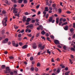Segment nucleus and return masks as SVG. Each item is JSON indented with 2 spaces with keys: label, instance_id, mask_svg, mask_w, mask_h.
Instances as JSON below:
<instances>
[{
  "label": "nucleus",
  "instance_id": "1",
  "mask_svg": "<svg viewBox=\"0 0 75 75\" xmlns=\"http://www.w3.org/2000/svg\"><path fill=\"white\" fill-rule=\"evenodd\" d=\"M7 17H6L5 18H4V20L2 21V23L4 26H6V22L7 21Z\"/></svg>",
  "mask_w": 75,
  "mask_h": 75
},
{
  "label": "nucleus",
  "instance_id": "2",
  "mask_svg": "<svg viewBox=\"0 0 75 75\" xmlns=\"http://www.w3.org/2000/svg\"><path fill=\"white\" fill-rule=\"evenodd\" d=\"M9 67H6V70H4V73L6 74L9 73L11 71V69Z\"/></svg>",
  "mask_w": 75,
  "mask_h": 75
},
{
  "label": "nucleus",
  "instance_id": "3",
  "mask_svg": "<svg viewBox=\"0 0 75 75\" xmlns=\"http://www.w3.org/2000/svg\"><path fill=\"white\" fill-rule=\"evenodd\" d=\"M38 47L40 48V49L41 50H44L45 45H44L42 46V44H39L38 45Z\"/></svg>",
  "mask_w": 75,
  "mask_h": 75
},
{
  "label": "nucleus",
  "instance_id": "4",
  "mask_svg": "<svg viewBox=\"0 0 75 75\" xmlns=\"http://www.w3.org/2000/svg\"><path fill=\"white\" fill-rule=\"evenodd\" d=\"M37 48V46L36 45V43H33V48L34 49H36Z\"/></svg>",
  "mask_w": 75,
  "mask_h": 75
},
{
  "label": "nucleus",
  "instance_id": "5",
  "mask_svg": "<svg viewBox=\"0 0 75 75\" xmlns=\"http://www.w3.org/2000/svg\"><path fill=\"white\" fill-rule=\"evenodd\" d=\"M54 43L56 45H58L59 44V42L58 40H54Z\"/></svg>",
  "mask_w": 75,
  "mask_h": 75
},
{
  "label": "nucleus",
  "instance_id": "6",
  "mask_svg": "<svg viewBox=\"0 0 75 75\" xmlns=\"http://www.w3.org/2000/svg\"><path fill=\"white\" fill-rule=\"evenodd\" d=\"M34 25L33 24L29 25L27 26V28H32L33 27Z\"/></svg>",
  "mask_w": 75,
  "mask_h": 75
},
{
  "label": "nucleus",
  "instance_id": "7",
  "mask_svg": "<svg viewBox=\"0 0 75 75\" xmlns=\"http://www.w3.org/2000/svg\"><path fill=\"white\" fill-rule=\"evenodd\" d=\"M26 18H27L26 17L24 16L23 17V18L22 19V21L24 22L26 21Z\"/></svg>",
  "mask_w": 75,
  "mask_h": 75
},
{
  "label": "nucleus",
  "instance_id": "8",
  "mask_svg": "<svg viewBox=\"0 0 75 75\" xmlns=\"http://www.w3.org/2000/svg\"><path fill=\"white\" fill-rule=\"evenodd\" d=\"M28 47V45H25L22 47V49H25L27 48Z\"/></svg>",
  "mask_w": 75,
  "mask_h": 75
},
{
  "label": "nucleus",
  "instance_id": "9",
  "mask_svg": "<svg viewBox=\"0 0 75 75\" xmlns=\"http://www.w3.org/2000/svg\"><path fill=\"white\" fill-rule=\"evenodd\" d=\"M64 29L66 30H67L69 28V27L67 25H66L65 26V27H64Z\"/></svg>",
  "mask_w": 75,
  "mask_h": 75
},
{
  "label": "nucleus",
  "instance_id": "10",
  "mask_svg": "<svg viewBox=\"0 0 75 75\" xmlns=\"http://www.w3.org/2000/svg\"><path fill=\"white\" fill-rule=\"evenodd\" d=\"M1 67L2 69H4L5 68L6 65H2L1 66Z\"/></svg>",
  "mask_w": 75,
  "mask_h": 75
},
{
  "label": "nucleus",
  "instance_id": "11",
  "mask_svg": "<svg viewBox=\"0 0 75 75\" xmlns=\"http://www.w3.org/2000/svg\"><path fill=\"white\" fill-rule=\"evenodd\" d=\"M5 3H6V4H7V5H10L11 4V2H8V1H7V0H6L5 1Z\"/></svg>",
  "mask_w": 75,
  "mask_h": 75
},
{
  "label": "nucleus",
  "instance_id": "12",
  "mask_svg": "<svg viewBox=\"0 0 75 75\" xmlns=\"http://www.w3.org/2000/svg\"><path fill=\"white\" fill-rule=\"evenodd\" d=\"M52 17H50L49 18V22H51L52 21Z\"/></svg>",
  "mask_w": 75,
  "mask_h": 75
},
{
  "label": "nucleus",
  "instance_id": "13",
  "mask_svg": "<svg viewBox=\"0 0 75 75\" xmlns=\"http://www.w3.org/2000/svg\"><path fill=\"white\" fill-rule=\"evenodd\" d=\"M41 34L42 35H45L46 34V32H45L44 30H42L41 32Z\"/></svg>",
  "mask_w": 75,
  "mask_h": 75
},
{
  "label": "nucleus",
  "instance_id": "14",
  "mask_svg": "<svg viewBox=\"0 0 75 75\" xmlns=\"http://www.w3.org/2000/svg\"><path fill=\"white\" fill-rule=\"evenodd\" d=\"M31 20V19L30 18H27L26 22H29Z\"/></svg>",
  "mask_w": 75,
  "mask_h": 75
},
{
  "label": "nucleus",
  "instance_id": "15",
  "mask_svg": "<svg viewBox=\"0 0 75 75\" xmlns=\"http://www.w3.org/2000/svg\"><path fill=\"white\" fill-rule=\"evenodd\" d=\"M48 7H46L45 8V10H44L45 11H49V10L48 9Z\"/></svg>",
  "mask_w": 75,
  "mask_h": 75
},
{
  "label": "nucleus",
  "instance_id": "16",
  "mask_svg": "<svg viewBox=\"0 0 75 75\" xmlns=\"http://www.w3.org/2000/svg\"><path fill=\"white\" fill-rule=\"evenodd\" d=\"M12 44L13 46L15 47L16 46L15 42V41H13L12 42Z\"/></svg>",
  "mask_w": 75,
  "mask_h": 75
},
{
  "label": "nucleus",
  "instance_id": "17",
  "mask_svg": "<svg viewBox=\"0 0 75 75\" xmlns=\"http://www.w3.org/2000/svg\"><path fill=\"white\" fill-rule=\"evenodd\" d=\"M59 19L58 18H56V22L57 24L59 23Z\"/></svg>",
  "mask_w": 75,
  "mask_h": 75
},
{
  "label": "nucleus",
  "instance_id": "18",
  "mask_svg": "<svg viewBox=\"0 0 75 75\" xmlns=\"http://www.w3.org/2000/svg\"><path fill=\"white\" fill-rule=\"evenodd\" d=\"M71 51H75V49L73 47H71Z\"/></svg>",
  "mask_w": 75,
  "mask_h": 75
},
{
  "label": "nucleus",
  "instance_id": "19",
  "mask_svg": "<svg viewBox=\"0 0 75 75\" xmlns=\"http://www.w3.org/2000/svg\"><path fill=\"white\" fill-rule=\"evenodd\" d=\"M47 40L50 41V42H51V40H50V38L47 37Z\"/></svg>",
  "mask_w": 75,
  "mask_h": 75
},
{
  "label": "nucleus",
  "instance_id": "20",
  "mask_svg": "<svg viewBox=\"0 0 75 75\" xmlns=\"http://www.w3.org/2000/svg\"><path fill=\"white\" fill-rule=\"evenodd\" d=\"M67 23H68L67 22H66L62 23V26H63L64 25H66L67 24Z\"/></svg>",
  "mask_w": 75,
  "mask_h": 75
},
{
  "label": "nucleus",
  "instance_id": "21",
  "mask_svg": "<svg viewBox=\"0 0 75 75\" xmlns=\"http://www.w3.org/2000/svg\"><path fill=\"white\" fill-rule=\"evenodd\" d=\"M14 72L15 75H17V70H14Z\"/></svg>",
  "mask_w": 75,
  "mask_h": 75
},
{
  "label": "nucleus",
  "instance_id": "22",
  "mask_svg": "<svg viewBox=\"0 0 75 75\" xmlns=\"http://www.w3.org/2000/svg\"><path fill=\"white\" fill-rule=\"evenodd\" d=\"M5 41L7 43L8 42V38H6L5 39Z\"/></svg>",
  "mask_w": 75,
  "mask_h": 75
},
{
  "label": "nucleus",
  "instance_id": "23",
  "mask_svg": "<svg viewBox=\"0 0 75 75\" xmlns=\"http://www.w3.org/2000/svg\"><path fill=\"white\" fill-rule=\"evenodd\" d=\"M35 69L34 67H32L30 69V70L31 71H33Z\"/></svg>",
  "mask_w": 75,
  "mask_h": 75
},
{
  "label": "nucleus",
  "instance_id": "24",
  "mask_svg": "<svg viewBox=\"0 0 75 75\" xmlns=\"http://www.w3.org/2000/svg\"><path fill=\"white\" fill-rule=\"evenodd\" d=\"M9 73L11 75H13L14 74L13 72V71H11V70Z\"/></svg>",
  "mask_w": 75,
  "mask_h": 75
},
{
  "label": "nucleus",
  "instance_id": "25",
  "mask_svg": "<svg viewBox=\"0 0 75 75\" xmlns=\"http://www.w3.org/2000/svg\"><path fill=\"white\" fill-rule=\"evenodd\" d=\"M6 12L4 10L2 11V13L3 14H6Z\"/></svg>",
  "mask_w": 75,
  "mask_h": 75
},
{
  "label": "nucleus",
  "instance_id": "26",
  "mask_svg": "<svg viewBox=\"0 0 75 75\" xmlns=\"http://www.w3.org/2000/svg\"><path fill=\"white\" fill-rule=\"evenodd\" d=\"M35 70L36 72L38 71V70H39V69L38 68H37V67L35 68Z\"/></svg>",
  "mask_w": 75,
  "mask_h": 75
},
{
  "label": "nucleus",
  "instance_id": "27",
  "mask_svg": "<svg viewBox=\"0 0 75 75\" xmlns=\"http://www.w3.org/2000/svg\"><path fill=\"white\" fill-rule=\"evenodd\" d=\"M37 67H40V64L39 62L37 64Z\"/></svg>",
  "mask_w": 75,
  "mask_h": 75
},
{
  "label": "nucleus",
  "instance_id": "28",
  "mask_svg": "<svg viewBox=\"0 0 75 75\" xmlns=\"http://www.w3.org/2000/svg\"><path fill=\"white\" fill-rule=\"evenodd\" d=\"M5 31V30H2L1 32L2 34H4Z\"/></svg>",
  "mask_w": 75,
  "mask_h": 75
},
{
  "label": "nucleus",
  "instance_id": "29",
  "mask_svg": "<svg viewBox=\"0 0 75 75\" xmlns=\"http://www.w3.org/2000/svg\"><path fill=\"white\" fill-rule=\"evenodd\" d=\"M23 0H19V1H18V3L19 4H21L22 1H23Z\"/></svg>",
  "mask_w": 75,
  "mask_h": 75
},
{
  "label": "nucleus",
  "instance_id": "30",
  "mask_svg": "<svg viewBox=\"0 0 75 75\" xmlns=\"http://www.w3.org/2000/svg\"><path fill=\"white\" fill-rule=\"evenodd\" d=\"M60 66L62 67V68L63 69L65 68V67L64 66L62 65V64H60Z\"/></svg>",
  "mask_w": 75,
  "mask_h": 75
},
{
  "label": "nucleus",
  "instance_id": "31",
  "mask_svg": "<svg viewBox=\"0 0 75 75\" xmlns=\"http://www.w3.org/2000/svg\"><path fill=\"white\" fill-rule=\"evenodd\" d=\"M23 2L25 4H27V0H23Z\"/></svg>",
  "mask_w": 75,
  "mask_h": 75
},
{
  "label": "nucleus",
  "instance_id": "32",
  "mask_svg": "<svg viewBox=\"0 0 75 75\" xmlns=\"http://www.w3.org/2000/svg\"><path fill=\"white\" fill-rule=\"evenodd\" d=\"M58 11H59V13H61V12H62V10H61V9L60 8H59V9H58Z\"/></svg>",
  "mask_w": 75,
  "mask_h": 75
},
{
  "label": "nucleus",
  "instance_id": "33",
  "mask_svg": "<svg viewBox=\"0 0 75 75\" xmlns=\"http://www.w3.org/2000/svg\"><path fill=\"white\" fill-rule=\"evenodd\" d=\"M41 38H42L43 40H46V38H45V37H43V36H41Z\"/></svg>",
  "mask_w": 75,
  "mask_h": 75
},
{
  "label": "nucleus",
  "instance_id": "34",
  "mask_svg": "<svg viewBox=\"0 0 75 75\" xmlns=\"http://www.w3.org/2000/svg\"><path fill=\"white\" fill-rule=\"evenodd\" d=\"M70 73V71H68V72L65 73V75H69V74Z\"/></svg>",
  "mask_w": 75,
  "mask_h": 75
},
{
  "label": "nucleus",
  "instance_id": "35",
  "mask_svg": "<svg viewBox=\"0 0 75 75\" xmlns=\"http://www.w3.org/2000/svg\"><path fill=\"white\" fill-rule=\"evenodd\" d=\"M11 1L12 2H14L15 3H16L17 2L16 0H11Z\"/></svg>",
  "mask_w": 75,
  "mask_h": 75
},
{
  "label": "nucleus",
  "instance_id": "36",
  "mask_svg": "<svg viewBox=\"0 0 75 75\" xmlns=\"http://www.w3.org/2000/svg\"><path fill=\"white\" fill-rule=\"evenodd\" d=\"M2 43V44H4L7 43H6V42H5V40H3Z\"/></svg>",
  "mask_w": 75,
  "mask_h": 75
},
{
  "label": "nucleus",
  "instance_id": "37",
  "mask_svg": "<svg viewBox=\"0 0 75 75\" xmlns=\"http://www.w3.org/2000/svg\"><path fill=\"white\" fill-rule=\"evenodd\" d=\"M14 27L16 29H17L18 28V26H16V25H14Z\"/></svg>",
  "mask_w": 75,
  "mask_h": 75
},
{
  "label": "nucleus",
  "instance_id": "38",
  "mask_svg": "<svg viewBox=\"0 0 75 75\" xmlns=\"http://www.w3.org/2000/svg\"><path fill=\"white\" fill-rule=\"evenodd\" d=\"M50 37L51 38H52V39H53V38H54V36L53 35H51L50 36Z\"/></svg>",
  "mask_w": 75,
  "mask_h": 75
},
{
  "label": "nucleus",
  "instance_id": "39",
  "mask_svg": "<svg viewBox=\"0 0 75 75\" xmlns=\"http://www.w3.org/2000/svg\"><path fill=\"white\" fill-rule=\"evenodd\" d=\"M40 35V34L39 33H37L36 35V37H38Z\"/></svg>",
  "mask_w": 75,
  "mask_h": 75
},
{
  "label": "nucleus",
  "instance_id": "40",
  "mask_svg": "<svg viewBox=\"0 0 75 75\" xmlns=\"http://www.w3.org/2000/svg\"><path fill=\"white\" fill-rule=\"evenodd\" d=\"M74 31V29L73 28H71L70 30V31L71 32H72Z\"/></svg>",
  "mask_w": 75,
  "mask_h": 75
},
{
  "label": "nucleus",
  "instance_id": "41",
  "mask_svg": "<svg viewBox=\"0 0 75 75\" xmlns=\"http://www.w3.org/2000/svg\"><path fill=\"white\" fill-rule=\"evenodd\" d=\"M30 60H33V58L32 57H31L30 58Z\"/></svg>",
  "mask_w": 75,
  "mask_h": 75
},
{
  "label": "nucleus",
  "instance_id": "42",
  "mask_svg": "<svg viewBox=\"0 0 75 75\" xmlns=\"http://www.w3.org/2000/svg\"><path fill=\"white\" fill-rule=\"evenodd\" d=\"M63 48L64 49V50H67V48H66V47L65 46H64L63 47Z\"/></svg>",
  "mask_w": 75,
  "mask_h": 75
},
{
  "label": "nucleus",
  "instance_id": "43",
  "mask_svg": "<svg viewBox=\"0 0 75 75\" xmlns=\"http://www.w3.org/2000/svg\"><path fill=\"white\" fill-rule=\"evenodd\" d=\"M19 45H20V46H21L23 45V43H22V42H19Z\"/></svg>",
  "mask_w": 75,
  "mask_h": 75
},
{
  "label": "nucleus",
  "instance_id": "44",
  "mask_svg": "<svg viewBox=\"0 0 75 75\" xmlns=\"http://www.w3.org/2000/svg\"><path fill=\"white\" fill-rule=\"evenodd\" d=\"M60 70H59V69H58L57 71V72L59 73L60 72Z\"/></svg>",
  "mask_w": 75,
  "mask_h": 75
},
{
  "label": "nucleus",
  "instance_id": "45",
  "mask_svg": "<svg viewBox=\"0 0 75 75\" xmlns=\"http://www.w3.org/2000/svg\"><path fill=\"white\" fill-rule=\"evenodd\" d=\"M35 22V20H33L31 21V22L33 23H34Z\"/></svg>",
  "mask_w": 75,
  "mask_h": 75
},
{
  "label": "nucleus",
  "instance_id": "46",
  "mask_svg": "<svg viewBox=\"0 0 75 75\" xmlns=\"http://www.w3.org/2000/svg\"><path fill=\"white\" fill-rule=\"evenodd\" d=\"M24 14L25 15H29V13L27 12H25Z\"/></svg>",
  "mask_w": 75,
  "mask_h": 75
},
{
  "label": "nucleus",
  "instance_id": "47",
  "mask_svg": "<svg viewBox=\"0 0 75 75\" xmlns=\"http://www.w3.org/2000/svg\"><path fill=\"white\" fill-rule=\"evenodd\" d=\"M9 58L10 59H13V57L12 56L9 57Z\"/></svg>",
  "mask_w": 75,
  "mask_h": 75
},
{
  "label": "nucleus",
  "instance_id": "48",
  "mask_svg": "<svg viewBox=\"0 0 75 75\" xmlns=\"http://www.w3.org/2000/svg\"><path fill=\"white\" fill-rule=\"evenodd\" d=\"M45 35H46V37H49V33H46L45 34Z\"/></svg>",
  "mask_w": 75,
  "mask_h": 75
},
{
  "label": "nucleus",
  "instance_id": "49",
  "mask_svg": "<svg viewBox=\"0 0 75 75\" xmlns=\"http://www.w3.org/2000/svg\"><path fill=\"white\" fill-rule=\"evenodd\" d=\"M71 57L72 59H74V56L73 55L71 54Z\"/></svg>",
  "mask_w": 75,
  "mask_h": 75
},
{
  "label": "nucleus",
  "instance_id": "50",
  "mask_svg": "<svg viewBox=\"0 0 75 75\" xmlns=\"http://www.w3.org/2000/svg\"><path fill=\"white\" fill-rule=\"evenodd\" d=\"M48 16H49V14H47V15L46 16V19H47L48 18Z\"/></svg>",
  "mask_w": 75,
  "mask_h": 75
},
{
  "label": "nucleus",
  "instance_id": "51",
  "mask_svg": "<svg viewBox=\"0 0 75 75\" xmlns=\"http://www.w3.org/2000/svg\"><path fill=\"white\" fill-rule=\"evenodd\" d=\"M22 35L21 34H18V37H21Z\"/></svg>",
  "mask_w": 75,
  "mask_h": 75
},
{
  "label": "nucleus",
  "instance_id": "52",
  "mask_svg": "<svg viewBox=\"0 0 75 75\" xmlns=\"http://www.w3.org/2000/svg\"><path fill=\"white\" fill-rule=\"evenodd\" d=\"M16 10H17V9H16V8H13V12H15V11H17Z\"/></svg>",
  "mask_w": 75,
  "mask_h": 75
},
{
  "label": "nucleus",
  "instance_id": "53",
  "mask_svg": "<svg viewBox=\"0 0 75 75\" xmlns=\"http://www.w3.org/2000/svg\"><path fill=\"white\" fill-rule=\"evenodd\" d=\"M56 6V4H53L52 5V7L55 8V6Z\"/></svg>",
  "mask_w": 75,
  "mask_h": 75
},
{
  "label": "nucleus",
  "instance_id": "54",
  "mask_svg": "<svg viewBox=\"0 0 75 75\" xmlns=\"http://www.w3.org/2000/svg\"><path fill=\"white\" fill-rule=\"evenodd\" d=\"M63 18H61L59 19V21L61 22L62 21H63Z\"/></svg>",
  "mask_w": 75,
  "mask_h": 75
},
{
  "label": "nucleus",
  "instance_id": "55",
  "mask_svg": "<svg viewBox=\"0 0 75 75\" xmlns=\"http://www.w3.org/2000/svg\"><path fill=\"white\" fill-rule=\"evenodd\" d=\"M18 11H16L14 12H13V13H15L16 14H16H17V13H18Z\"/></svg>",
  "mask_w": 75,
  "mask_h": 75
},
{
  "label": "nucleus",
  "instance_id": "56",
  "mask_svg": "<svg viewBox=\"0 0 75 75\" xmlns=\"http://www.w3.org/2000/svg\"><path fill=\"white\" fill-rule=\"evenodd\" d=\"M31 10H32V11H33V12H36V11L35 9H32Z\"/></svg>",
  "mask_w": 75,
  "mask_h": 75
},
{
  "label": "nucleus",
  "instance_id": "57",
  "mask_svg": "<svg viewBox=\"0 0 75 75\" xmlns=\"http://www.w3.org/2000/svg\"><path fill=\"white\" fill-rule=\"evenodd\" d=\"M29 24H30V23L28 22H27V23H26L25 24V25H28Z\"/></svg>",
  "mask_w": 75,
  "mask_h": 75
},
{
  "label": "nucleus",
  "instance_id": "58",
  "mask_svg": "<svg viewBox=\"0 0 75 75\" xmlns=\"http://www.w3.org/2000/svg\"><path fill=\"white\" fill-rule=\"evenodd\" d=\"M69 61L71 62V64H73V62H72L71 60V59H69Z\"/></svg>",
  "mask_w": 75,
  "mask_h": 75
},
{
  "label": "nucleus",
  "instance_id": "59",
  "mask_svg": "<svg viewBox=\"0 0 75 75\" xmlns=\"http://www.w3.org/2000/svg\"><path fill=\"white\" fill-rule=\"evenodd\" d=\"M24 29H23L21 31V33H23V32H24Z\"/></svg>",
  "mask_w": 75,
  "mask_h": 75
},
{
  "label": "nucleus",
  "instance_id": "60",
  "mask_svg": "<svg viewBox=\"0 0 75 75\" xmlns=\"http://www.w3.org/2000/svg\"><path fill=\"white\" fill-rule=\"evenodd\" d=\"M57 47L59 48H62V47L59 45H58Z\"/></svg>",
  "mask_w": 75,
  "mask_h": 75
},
{
  "label": "nucleus",
  "instance_id": "61",
  "mask_svg": "<svg viewBox=\"0 0 75 75\" xmlns=\"http://www.w3.org/2000/svg\"><path fill=\"white\" fill-rule=\"evenodd\" d=\"M49 9L50 10H52V7H50L49 8Z\"/></svg>",
  "mask_w": 75,
  "mask_h": 75
},
{
  "label": "nucleus",
  "instance_id": "62",
  "mask_svg": "<svg viewBox=\"0 0 75 75\" xmlns=\"http://www.w3.org/2000/svg\"><path fill=\"white\" fill-rule=\"evenodd\" d=\"M71 12L70 11H68L67 12V13H68V14H70L71 13Z\"/></svg>",
  "mask_w": 75,
  "mask_h": 75
},
{
  "label": "nucleus",
  "instance_id": "63",
  "mask_svg": "<svg viewBox=\"0 0 75 75\" xmlns=\"http://www.w3.org/2000/svg\"><path fill=\"white\" fill-rule=\"evenodd\" d=\"M73 26L74 28H75V23H73Z\"/></svg>",
  "mask_w": 75,
  "mask_h": 75
},
{
  "label": "nucleus",
  "instance_id": "64",
  "mask_svg": "<svg viewBox=\"0 0 75 75\" xmlns=\"http://www.w3.org/2000/svg\"><path fill=\"white\" fill-rule=\"evenodd\" d=\"M66 21V19H63V21L64 22H65Z\"/></svg>",
  "mask_w": 75,
  "mask_h": 75
}]
</instances>
